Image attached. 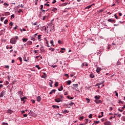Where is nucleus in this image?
I'll return each instance as SVG.
<instances>
[{
    "mask_svg": "<svg viewBox=\"0 0 125 125\" xmlns=\"http://www.w3.org/2000/svg\"><path fill=\"white\" fill-rule=\"evenodd\" d=\"M21 32H22V31H23L24 32H25L26 30L25 29V28H23L22 30L21 29Z\"/></svg>",
    "mask_w": 125,
    "mask_h": 125,
    "instance_id": "obj_50",
    "label": "nucleus"
},
{
    "mask_svg": "<svg viewBox=\"0 0 125 125\" xmlns=\"http://www.w3.org/2000/svg\"><path fill=\"white\" fill-rule=\"evenodd\" d=\"M2 125H8V124L5 123H4V122H3V123H2Z\"/></svg>",
    "mask_w": 125,
    "mask_h": 125,
    "instance_id": "obj_45",
    "label": "nucleus"
},
{
    "mask_svg": "<svg viewBox=\"0 0 125 125\" xmlns=\"http://www.w3.org/2000/svg\"><path fill=\"white\" fill-rule=\"evenodd\" d=\"M32 25H34V26H36L37 25V22H36L35 23L34 22H32Z\"/></svg>",
    "mask_w": 125,
    "mask_h": 125,
    "instance_id": "obj_42",
    "label": "nucleus"
},
{
    "mask_svg": "<svg viewBox=\"0 0 125 125\" xmlns=\"http://www.w3.org/2000/svg\"><path fill=\"white\" fill-rule=\"evenodd\" d=\"M95 99H100V96H95Z\"/></svg>",
    "mask_w": 125,
    "mask_h": 125,
    "instance_id": "obj_22",
    "label": "nucleus"
},
{
    "mask_svg": "<svg viewBox=\"0 0 125 125\" xmlns=\"http://www.w3.org/2000/svg\"><path fill=\"white\" fill-rule=\"evenodd\" d=\"M64 95H68V93H67V92H64Z\"/></svg>",
    "mask_w": 125,
    "mask_h": 125,
    "instance_id": "obj_58",
    "label": "nucleus"
},
{
    "mask_svg": "<svg viewBox=\"0 0 125 125\" xmlns=\"http://www.w3.org/2000/svg\"><path fill=\"white\" fill-rule=\"evenodd\" d=\"M19 59L20 62H22V58H21V57H19Z\"/></svg>",
    "mask_w": 125,
    "mask_h": 125,
    "instance_id": "obj_39",
    "label": "nucleus"
},
{
    "mask_svg": "<svg viewBox=\"0 0 125 125\" xmlns=\"http://www.w3.org/2000/svg\"><path fill=\"white\" fill-rule=\"evenodd\" d=\"M17 28H18V26L16 25V26L14 28V30H16V29H17Z\"/></svg>",
    "mask_w": 125,
    "mask_h": 125,
    "instance_id": "obj_48",
    "label": "nucleus"
},
{
    "mask_svg": "<svg viewBox=\"0 0 125 125\" xmlns=\"http://www.w3.org/2000/svg\"><path fill=\"white\" fill-rule=\"evenodd\" d=\"M86 100L87 101V103H89V102H90V100L88 98H86Z\"/></svg>",
    "mask_w": 125,
    "mask_h": 125,
    "instance_id": "obj_29",
    "label": "nucleus"
},
{
    "mask_svg": "<svg viewBox=\"0 0 125 125\" xmlns=\"http://www.w3.org/2000/svg\"><path fill=\"white\" fill-rule=\"evenodd\" d=\"M8 22V20H5L4 21V23L6 25V24H7V22Z\"/></svg>",
    "mask_w": 125,
    "mask_h": 125,
    "instance_id": "obj_27",
    "label": "nucleus"
},
{
    "mask_svg": "<svg viewBox=\"0 0 125 125\" xmlns=\"http://www.w3.org/2000/svg\"><path fill=\"white\" fill-rule=\"evenodd\" d=\"M100 123V121H94V124L96 125H97V124H99Z\"/></svg>",
    "mask_w": 125,
    "mask_h": 125,
    "instance_id": "obj_36",
    "label": "nucleus"
},
{
    "mask_svg": "<svg viewBox=\"0 0 125 125\" xmlns=\"http://www.w3.org/2000/svg\"><path fill=\"white\" fill-rule=\"evenodd\" d=\"M122 109H125V104L124 105L123 107H122Z\"/></svg>",
    "mask_w": 125,
    "mask_h": 125,
    "instance_id": "obj_60",
    "label": "nucleus"
},
{
    "mask_svg": "<svg viewBox=\"0 0 125 125\" xmlns=\"http://www.w3.org/2000/svg\"><path fill=\"white\" fill-rule=\"evenodd\" d=\"M68 84H70V83H72V81L71 80H69L67 81Z\"/></svg>",
    "mask_w": 125,
    "mask_h": 125,
    "instance_id": "obj_34",
    "label": "nucleus"
},
{
    "mask_svg": "<svg viewBox=\"0 0 125 125\" xmlns=\"http://www.w3.org/2000/svg\"><path fill=\"white\" fill-rule=\"evenodd\" d=\"M16 40L14 38L11 39L10 40L11 43H12V44H15L16 43Z\"/></svg>",
    "mask_w": 125,
    "mask_h": 125,
    "instance_id": "obj_1",
    "label": "nucleus"
},
{
    "mask_svg": "<svg viewBox=\"0 0 125 125\" xmlns=\"http://www.w3.org/2000/svg\"><path fill=\"white\" fill-rule=\"evenodd\" d=\"M95 102L97 104H99V103H102V101H101V100L95 99Z\"/></svg>",
    "mask_w": 125,
    "mask_h": 125,
    "instance_id": "obj_4",
    "label": "nucleus"
},
{
    "mask_svg": "<svg viewBox=\"0 0 125 125\" xmlns=\"http://www.w3.org/2000/svg\"><path fill=\"white\" fill-rule=\"evenodd\" d=\"M32 42L31 41H28L26 43L27 45H32Z\"/></svg>",
    "mask_w": 125,
    "mask_h": 125,
    "instance_id": "obj_14",
    "label": "nucleus"
},
{
    "mask_svg": "<svg viewBox=\"0 0 125 125\" xmlns=\"http://www.w3.org/2000/svg\"><path fill=\"white\" fill-rule=\"evenodd\" d=\"M5 68H7V69H9V66L5 65Z\"/></svg>",
    "mask_w": 125,
    "mask_h": 125,
    "instance_id": "obj_51",
    "label": "nucleus"
},
{
    "mask_svg": "<svg viewBox=\"0 0 125 125\" xmlns=\"http://www.w3.org/2000/svg\"><path fill=\"white\" fill-rule=\"evenodd\" d=\"M36 68H38V70H41V67H40V66H39V65H37L36 66Z\"/></svg>",
    "mask_w": 125,
    "mask_h": 125,
    "instance_id": "obj_33",
    "label": "nucleus"
},
{
    "mask_svg": "<svg viewBox=\"0 0 125 125\" xmlns=\"http://www.w3.org/2000/svg\"><path fill=\"white\" fill-rule=\"evenodd\" d=\"M58 85H59L58 82H56L55 84V86H56V87H57V86H58Z\"/></svg>",
    "mask_w": 125,
    "mask_h": 125,
    "instance_id": "obj_30",
    "label": "nucleus"
},
{
    "mask_svg": "<svg viewBox=\"0 0 125 125\" xmlns=\"http://www.w3.org/2000/svg\"><path fill=\"white\" fill-rule=\"evenodd\" d=\"M0 3H3V0H0Z\"/></svg>",
    "mask_w": 125,
    "mask_h": 125,
    "instance_id": "obj_55",
    "label": "nucleus"
},
{
    "mask_svg": "<svg viewBox=\"0 0 125 125\" xmlns=\"http://www.w3.org/2000/svg\"><path fill=\"white\" fill-rule=\"evenodd\" d=\"M51 67L52 68H56V67H57V65H52Z\"/></svg>",
    "mask_w": 125,
    "mask_h": 125,
    "instance_id": "obj_46",
    "label": "nucleus"
},
{
    "mask_svg": "<svg viewBox=\"0 0 125 125\" xmlns=\"http://www.w3.org/2000/svg\"><path fill=\"white\" fill-rule=\"evenodd\" d=\"M67 4H68V3L67 2L63 3L62 4V6H65V5H67Z\"/></svg>",
    "mask_w": 125,
    "mask_h": 125,
    "instance_id": "obj_24",
    "label": "nucleus"
},
{
    "mask_svg": "<svg viewBox=\"0 0 125 125\" xmlns=\"http://www.w3.org/2000/svg\"><path fill=\"white\" fill-rule=\"evenodd\" d=\"M9 24H10V26H11V27H12V26H13V23L12 22H10Z\"/></svg>",
    "mask_w": 125,
    "mask_h": 125,
    "instance_id": "obj_44",
    "label": "nucleus"
},
{
    "mask_svg": "<svg viewBox=\"0 0 125 125\" xmlns=\"http://www.w3.org/2000/svg\"><path fill=\"white\" fill-rule=\"evenodd\" d=\"M56 92V89H54L51 90V91L49 93V94H52V93H55Z\"/></svg>",
    "mask_w": 125,
    "mask_h": 125,
    "instance_id": "obj_12",
    "label": "nucleus"
},
{
    "mask_svg": "<svg viewBox=\"0 0 125 125\" xmlns=\"http://www.w3.org/2000/svg\"><path fill=\"white\" fill-rule=\"evenodd\" d=\"M51 12H54L55 13H56L57 12V9L56 8H54L53 9L51 10Z\"/></svg>",
    "mask_w": 125,
    "mask_h": 125,
    "instance_id": "obj_10",
    "label": "nucleus"
},
{
    "mask_svg": "<svg viewBox=\"0 0 125 125\" xmlns=\"http://www.w3.org/2000/svg\"><path fill=\"white\" fill-rule=\"evenodd\" d=\"M64 76H65L66 77L69 78V75H68V74H65Z\"/></svg>",
    "mask_w": 125,
    "mask_h": 125,
    "instance_id": "obj_54",
    "label": "nucleus"
},
{
    "mask_svg": "<svg viewBox=\"0 0 125 125\" xmlns=\"http://www.w3.org/2000/svg\"><path fill=\"white\" fill-rule=\"evenodd\" d=\"M5 93V91H4L3 90L0 93V97H3Z\"/></svg>",
    "mask_w": 125,
    "mask_h": 125,
    "instance_id": "obj_6",
    "label": "nucleus"
},
{
    "mask_svg": "<svg viewBox=\"0 0 125 125\" xmlns=\"http://www.w3.org/2000/svg\"><path fill=\"white\" fill-rule=\"evenodd\" d=\"M58 42V43H59V44H61V43H62V42L60 40H59Z\"/></svg>",
    "mask_w": 125,
    "mask_h": 125,
    "instance_id": "obj_40",
    "label": "nucleus"
},
{
    "mask_svg": "<svg viewBox=\"0 0 125 125\" xmlns=\"http://www.w3.org/2000/svg\"><path fill=\"white\" fill-rule=\"evenodd\" d=\"M79 120L80 121H82V120H83V116H82V117H80Z\"/></svg>",
    "mask_w": 125,
    "mask_h": 125,
    "instance_id": "obj_37",
    "label": "nucleus"
},
{
    "mask_svg": "<svg viewBox=\"0 0 125 125\" xmlns=\"http://www.w3.org/2000/svg\"><path fill=\"white\" fill-rule=\"evenodd\" d=\"M4 19V18H1V21L2 22V21H3V20Z\"/></svg>",
    "mask_w": 125,
    "mask_h": 125,
    "instance_id": "obj_53",
    "label": "nucleus"
},
{
    "mask_svg": "<svg viewBox=\"0 0 125 125\" xmlns=\"http://www.w3.org/2000/svg\"><path fill=\"white\" fill-rule=\"evenodd\" d=\"M28 116V115L27 114H23V117H24V118H26V117H27Z\"/></svg>",
    "mask_w": 125,
    "mask_h": 125,
    "instance_id": "obj_43",
    "label": "nucleus"
},
{
    "mask_svg": "<svg viewBox=\"0 0 125 125\" xmlns=\"http://www.w3.org/2000/svg\"><path fill=\"white\" fill-rule=\"evenodd\" d=\"M104 125H111V122L109 121L106 122L104 123Z\"/></svg>",
    "mask_w": 125,
    "mask_h": 125,
    "instance_id": "obj_13",
    "label": "nucleus"
},
{
    "mask_svg": "<svg viewBox=\"0 0 125 125\" xmlns=\"http://www.w3.org/2000/svg\"><path fill=\"white\" fill-rule=\"evenodd\" d=\"M44 5L46 6H49L50 5H49V4H44Z\"/></svg>",
    "mask_w": 125,
    "mask_h": 125,
    "instance_id": "obj_57",
    "label": "nucleus"
},
{
    "mask_svg": "<svg viewBox=\"0 0 125 125\" xmlns=\"http://www.w3.org/2000/svg\"><path fill=\"white\" fill-rule=\"evenodd\" d=\"M90 77L92 79H93L94 78V75L93 74H90Z\"/></svg>",
    "mask_w": 125,
    "mask_h": 125,
    "instance_id": "obj_28",
    "label": "nucleus"
},
{
    "mask_svg": "<svg viewBox=\"0 0 125 125\" xmlns=\"http://www.w3.org/2000/svg\"><path fill=\"white\" fill-rule=\"evenodd\" d=\"M115 96L118 97L119 95H118V92H117V91H115Z\"/></svg>",
    "mask_w": 125,
    "mask_h": 125,
    "instance_id": "obj_38",
    "label": "nucleus"
},
{
    "mask_svg": "<svg viewBox=\"0 0 125 125\" xmlns=\"http://www.w3.org/2000/svg\"><path fill=\"white\" fill-rule=\"evenodd\" d=\"M4 6H8V4H7V3H4Z\"/></svg>",
    "mask_w": 125,
    "mask_h": 125,
    "instance_id": "obj_41",
    "label": "nucleus"
},
{
    "mask_svg": "<svg viewBox=\"0 0 125 125\" xmlns=\"http://www.w3.org/2000/svg\"><path fill=\"white\" fill-rule=\"evenodd\" d=\"M15 62V61L14 60H12V63H14Z\"/></svg>",
    "mask_w": 125,
    "mask_h": 125,
    "instance_id": "obj_63",
    "label": "nucleus"
},
{
    "mask_svg": "<svg viewBox=\"0 0 125 125\" xmlns=\"http://www.w3.org/2000/svg\"><path fill=\"white\" fill-rule=\"evenodd\" d=\"M73 85L74 86L73 89L78 91V90L79 89V88H78V84H73Z\"/></svg>",
    "mask_w": 125,
    "mask_h": 125,
    "instance_id": "obj_2",
    "label": "nucleus"
},
{
    "mask_svg": "<svg viewBox=\"0 0 125 125\" xmlns=\"http://www.w3.org/2000/svg\"><path fill=\"white\" fill-rule=\"evenodd\" d=\"M55 2H56V0H54L52 2L53 4L55 3Z\"/></svg>",
    "mask_w": 125,
    "mask_h": 125,
    "instance_id": "obj_52",
    "label": "nucleus"
},
{
    "mask_svg": "<svg viewBox=\"0 0 125 125\" xmlns=\"http://www.w3.org/2000/svg\"><path fill=\"white\" fill-rule=\"evenodd\" d=\"M18 94L20 95V97H22L23 95V92L21 91H18Z\"/></svg>",
    "mask_w": 125,
    "mask_h": 125,
    "instance_id": "obj_7",
    "label": "nucleus"
},
{
    "mask_svg": "<svg viewBox=\"0 0 125 125\" xmlns=\"http://www.w3.org/2000/svg\"><path fill=\"white\" fill-rule=\"evenodd\" d=\"M102 69L100 67H97L96 72L98 74H100V71H102Z\"/></svg>",
    "mask_w": 125,
    "mask_h": 125,
    "instance_id": "obj_5",
    "label": "nucleus"
},
{
    "mask_svg": "<svg viewBox=\"0 0 125 125\" xmlns=\"http://www.w3.org/2000/svg\"><path fill=\"white\" fill-rule=\"evenodd\" d=\"M61 90H63V86L61 85L60 88L58 89L59 91H61Z\"/></svg>",
    "mask_w": 125,
    "mask_h": 125,
    "instance_id": "obj_21",
    "label": "nucleus"
},
{
    "mask_svg": "<svg viewBox=\"0 0 125 125\" xmlns=\"http://www.w3.org/2000/svg\"><path fill=\"white\" fill-rule=\"evenodd\" d=\"M69 99H70V100H72V99H74V97H70V98H69Z\"/></svg>",
    "mask_w": 125,
    "mask_h": 125,
    "instance_id": "obj_59",
    "label": "nucleus"
},
{
    "mask_svg": "<svg viewBox=\"0 0 125 125\" xmlns=\"http://www.w3.org/2000/svg\"><path fill=\"white\" fill-rule=\"evenodd\" d=\"M52 107L54 109H59V106L58 105H52Z\"/></svg>",
    "mask_w": 125,
    "mask_h": 125,
    "instance_id": "obj_16",
    "label": "nucleus"
},
{
    "mask_svg": "<svg viewBox=\"0 0 125 125\" xmlns=\"http://www.w3.org/2000/svg\"><path fill=\"white\" fill-rule=\"evenodd\" d=\"M42 100V97L41 96H39L37 98V101H38V102H40Z\"/></svg>",
    "mask_w": 125,
    "mask_h": 125,
    "instance_id": "obj_11",
    "label": "nucleus"
},
{
    "mask_svg": "<svg viewBox=\"0 0 125 125\" xmlns=\"http://www.w3.org/2000/svg\"><path fill=\"white\" fill-rule=\"evenodd\" d=\"M46 44H47V46L49 47V44H48V41H47V40H46Z\"/></svg>",
    "mask_w": 125,
    "mask_h": 125,
    "instance_id": "obj_25",
    "label": "nucleus"
},
{
    "mask_svg": "<svg viewBox=\"0 0 125 125\" xmlns=\"http://www.w3.org/2000/svg\"><path fill=\"white\" fill-rule=\"evenodd\" d=\"M10 15V13H9V12H7L5 13V15H6V16Z\"/></svg>",
    "mask_w": 125,
    "mask_h": 125,
    "instance_id": "obj_31",
    "label": "nucleus"
},
{
    "mask_svg": "<svg viewBox=\"0 0 125 125\" xmlns=\"http://www.w3.org/2000/svg\"><path fill=\"white\" fill-rule=\"evenodd\" d=\"M69 112V111L68 110H62V113L63 114H67V113H68Z\"/></svg>",
    "mask_w": 125,
    "mask_h": 125,
    "instance_id": "obj_19",
    "label": "nucleus"
},
{
    "mask_svg": "<svg viewBox=\"0 0 125 125\" xmlns=\"http://www.w3.org/2000/svg\"><path fill=\"white\" fill-rule=\"evenodd\" d=\"M88 118H89V119H92V114H90L88 116Z\"/></svg>",
    "mask_w": 125,
    "mask_h": 125,
    "instance_id": "obj_32",
    "label": "nucleus"
},
{
    "mask_svg": "<svg viewBox=\"0 0 125 125\" xmlns=\"http://www.w3.org/2000/svg\"><path fill=\"white\" fill-rule=\"evenodd\" d=\"M107 21L108 22H111V23H116V21L112 19H109L108 20H107Z\"/></svg>",
    "mask_w": 125,
    "mask_h": 125,
    "instance_id": "obj_3",
    "label": "nucleus"
},
{
    "mask_svg": "<svg viewBox=\"0 0 125 125\" xmlns=\"http://www.w3.org/2000/svg\"><path fill=\"white\" fill-rule=\"evenodd\" d=\"M27 41H28V39H27V38H23L22 39V41L23 42H27Z\"/></svg>",
    "mask_w": 125,
    "mask_h": 125,
    "instance_id": "obj_20",
    "label": "nucleus"
},
{
    "mask_svg": "<svg viewBox=\"0 0 125 125\" xmlns=\"http://www.w3.org/2000/svg\"><path fill=\"white\" fill-rule=\"evenodd\" d=\"M41 37H42V35H38V39L39 41H42V40H41Z\"/></svg>",
    "mask_w": 125,
    "mask_h": 125,
    "instance_id": "obj_23",
    "label": "nucleus"
},
{
    "mask_svg": "<svg viewBox=\"0 0 125 125\" xmlns=\"http://www.w3.org/2000/svg\"><path fill=\"white\" fill-rule=\"evenodd\" d=\"M114 17L116 19H119V18H118V16H117V14H114Z\"/></svg>",
    "mask_w": 125,
    "mask_h": 125,
    "instance_id": "obj_35",
    "label": "nucleus"
},
{
    "mask_svg": "<svg viewBox=\"0 0 125 125\" xmlns=\"http://www.w3.org/2000/svg\"><path fill=\"white\" fill-rule=\"evenodd\" d=\"M115 116H117V117H122V114H120L119 113H115L114 114Z\"/></svg>",
    "mask_w": 125,
    "mask_h": 125,
    "instance_id": "obj_17",
    "label": "nucleus"
},
{
    "mask_svg": "<svg viewBox=\"0 0 125 125\" xmlns=\"http://www.w3.org/2000/svg\"><path fill=\"white\" fill-rule=\"evenodd\" d=\"M55 100L56 102H57V103L62 101V100H60V98L55 99Z\"/></svg>",
    "mask_w": 125,
    "mask_h": 125,
    "instance_id": "obj_15",
    "label": "nucleus"
},
{
    "mask_svg": "<svg viewBox=\"0 0 125 125\" xmlns=\"http://www.w3.org/2000/svg\"><path fill=\"white\" fill-rule=\"evenodd\" d=\"M119 16H122V15H123V14H122V13H119Z\"/></svg>",
    "mask_w": 125,
    "mask_h": 125,
    "instance_id": "obj_62",
    "label": "nucleus"
},
{
    "mask_svg": "<svg viewBox=\"0 0 125 125\" xmlns=\"http://www.w3.org/2000/svg\"><path fill=\"white\" fill-rule=\"evenodd\" d=\"M45 18H46V17L44 16V17H43V20H45Z\"/></svg>",
    "mask_w": 125,
    "mask_h": 125,
    "instance_id": "obj_61",
    "label": "nucleus"
},
{
    "mask_svg": "<svg viewBox=\"0 0 125 125\" xmlns=\"http://www.w3.org/2000/svg\"><path fill=\"white\" fill-rule=\"evenodd\" d=\"M92 7V5H90L89 6H86L85 9H89V8H91Z\"/></svg>",
    "mask_w": 125,
    "mask_h": 125,
    "instance_id": "obj_18",
    "label": "nucleus"
},
{
    "mask_svg": "<svg viewBox=\"0 0 125 125\" xmlns=\"http://www.w3.org/2000/svg\"><path fill=\"white\" fill-rule=\"evenodd\" d=\"M50 43L52 44V45H53V40L50 41Z\"/></svg>",
    "mask_w": 125,
    "mask_h": 125,
    "instance_id": "obj_47",
    "label": "nucleus"
},
{
    "mask_svg": "<svg viewBox=\"0 0 125 125\" xmlns=\"http://www.w3.org/2000/svg\"><path fill=\"white\" fill-rule=\"evenodd\" d=\"M43 8V5H41V6H40V10H42V9Z\"/></svg>",
    "mask_w": 125,
    "mask_h": 125,
    "instance_id": "obj_26",
    "label": "nucleus"
},
{
    "mask_svg": "<svg viewBox=\"0 0 125 125\" xmlns=\"http://www.w3.org/2000/svg\"><path fill=\"white\" fill-rule=\"evenodd\" d=\"M6 113H7L8 114H10V115L11 114H12V113H13V111L11 110H6Z\"/></svg>",
    "mask_w": 125,
    "mask_h": 125,
    "instance_id": "obj_9",
    "label": "nucleus"
},
{
    "mask_svg": "<svg viewBox=\"0 0 125 125\" xmlns=\"http://www.w3.org/2000/svg\"><path fill=\"white\" fill-rule=\"evenodd\" d=\"M21 101H23V103H25V100L27 99V97H24L22 98H21Z\"/></svg>",
    "mask_w": 125,
    "mask_h": 125,
    "instance_id": "obj_8",
    "label": "nucleus"
},
{
    "mask_svg": "<svg viewBox=\"0 0 125 125\" xmlns=\"http://www.w3.org/2000/svg\"><path fill=\"white\" fill-rule=\"evenodd\" d=\"M19 13H20V12H22V10L20 9L19 11H18Z\"/></svg>",
    "mask_w": 125,
    "mask_h": 125,
    "instance_id": "obj_56",
    "label": "nucleus"
},
{
    "mask_svg": "<svg viewBox=\"0 0 125 125\" xmlns=\"http://www.w3.org/2000/svg\"><path fill=\"white\" fill-rule=\"evenodd\" d=\"M15 16H14V15L13 14L11 16V18H14Z\"/></svg>",
    "mask_w": 125,
    "mask_h": 125,
    "instance_id": "obj_49",
    "label": "nucleus"
},
{
    "mask_svg": "<svg viewBox=\"0 0 125 125\" xmlns=\"http://www.w3.org/2000/svg\"><path fill=\"white\" fill-rule=\"evenodd\" d=\"M114 26H119V24H114Z\"/></svg>",
    "mask_w": 125,
    "mask_h": 125,
    "instance_id": "obj_64",
    "label": "nucleus"
}]
</instances>
